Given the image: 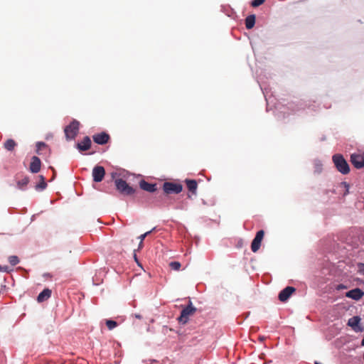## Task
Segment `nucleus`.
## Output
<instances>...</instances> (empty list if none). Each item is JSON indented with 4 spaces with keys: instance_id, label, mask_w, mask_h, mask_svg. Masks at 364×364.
I'll use <instances>...</instances> for the list:
<instances>
[{
    "instance_id": "9b49d317",
    "label": "nucleus",
    "mask_w": 364,
    "mask_h": 364,
    "mask_svg": "<svg viewBox=\"0 0 364 364\" xmlns=\"http://www.w3.org/2000/svg\"><path fill=\"white\" fill-rule=\"evenodd\" d=\"M364 295V292L359 288H355L352 290H350L346 293V296L348 298H350L354 300L360 299Z\"/></svg>"
},
{
    "instance_id": "bb28decb",
    "label": "nucleus",
    "mask_w": 364,
    "mask_h": 364,
    "mask_svg": "<svg viewBox=\"0 0 364 364\" xmlns=\"http://www.w3.org/2000/svg\"><path fill=\"white\" fill-rule=\"evenodd\" d=\"M46 146V144L44 142H41V141L37 142V144H36L37 152L39 153V151Z\"/></svg>"
},
{
    "instance_id": "c9c22d12",
    "label": "nucleus",
    "mask_w": 364,
    "mask_h": 364,
    "mask_svg": "<svg viewBox=\"0 0 364 364\" xmlns=\"http://www.w3.org/2000/svg\"><path fill=\"white\" fill-rule=\"evenodd\" d=\"M134 257L135 260H136V261H137V258H136V254H134Z\"/></svg>"
},
{
    "instance_id": "6ab92c4d",
    "label": "nucleus",
    "mask_w": 364,
    "mask_h": 364,
    "mask_svg": "<svg viewBox=\"0 0 364 364\" xmlns=\"http://www.w3.org/2000/svg\"><path fill=\"white\" fill-rule=\"evenodd\" d=\"M29 183V178L24 176L22 179L17 181V187L21 190H24Z\"/></svg>"
},
{
    "instance_id": "72a5a7b5",
    "label": "nucleus",
    "mask_w": 364,
    "mask_h": 364,
    "mask_svg": "<svg viewBox=\"0 0 364 364\" xmlns=\"http://www.w3.org/2000/svg\"><path fill=\"white\" fill-rule=\"evenodd\" d=\"M135 317L140 319L141 318V315L139 314H135Z\"/></svg>"
},
{
    "instance_id": "2f4dec72",
    "label": "nucleus",
    "mask_w": 364,
    "mask_h": 364,
    "mask_svg": "<svg viewBox=\"0 0 364 364\" xmlns=\"http://www.w3.org/2000/svg\"><path fill=\"white\" fill-rule=\"evenodd\" d=\"M143 247V242L140 241L139 245V249H141Z\"/></svg>"
},
{
    "instance_id": "20e7f679",
    "label": "nucleus",
    "mask_w": 364,
    "mask_h": 364,
    "mask_svg": "<svg viewBox=\"0 0 364 364\" xmlns=\"http://www.w3.org/2000/svg\"><path fill=\"white\" fill-rule=\"evenodd\" d=\"M196 311V308L193 306L192 302L190 301L189 304L181 311V315L178 318V321L183 324L186 323L189 317L193 316Z\"/></svg>"
},
{
    "instance_id": "7c9ffc66",
    "label": "nucleus",
    "mask_w": 364,
    "mask_h": 364,
    "mask_svg": "<svg viewBox=\"0 0 364 364\" xmlns=\"http://www.w3.org/2000/svg\"><path fill=\"white\" fill-rule=\"evenodd\" d=\"M242 245H243V242H242V240H240L237 242V245H236V247H237V248H240V247H242Z\"/></svg>"
},
{
    "instance_id": "4468645a",
    "label": "nucleus",
    "mask_w": 364,
    "mask_h": 364,
    "mask_svg": "<svg viewBox=\"0 0 364 364\" xmlns=\"http://www.w3.org/2000/svg\"><path fill=\"white\" fill-rule=\"evenodd\" d=\"M139 186L142 190L149 193H154L157 190L156 183H149L144 180L139 182Z\"/></svg>"
},
{
    "instance_id": "2eb2a0df",
    "label": "nucleus",
    "mask_w": 364,
    "mask_h": 364,
    "mask_svg": "<svg viewBox=\"0 0 364 364\" xmlns=\"http://www.w3.org/2000/svg\"><path fill=\"white\" fill-rule=\"evenodd\" d=\"M360 318L358 316H353L348 321V325L350 326L355 331H361L362 328L358 326Z\"/></svg>"
},
{
    "instance_id": "f3484780",
    "label": "nucleus",
    "mask_w": 364,
    "mask_h": 364,
    "mask_svg": "<svg viewBox=\"0 0 364 364\" xmlns=\"http://www.w3.org/2000/svg\"><path fill=\"white\" fill-rule=\"evenodd\" d=\"M185 182H186V186H187L188 191L192 194L196 195V194L197 188H198L197 181L196 180H193V179H186L185 181Z\"/></svg>"
},
{
    "instance_id": "9d476101",
    "label": "nucleus",
    "mask_w": 364,
    "mask_h": 364,
    "mask_svg": "<svg viewBox=\"0 0 364 364\" xmlns=\"http://www.w3.org/2000/svg\"><path fill=\"white\" fill-rule=\"evenodd\" d=\"M295 291L294 287H287L279 294V299L282 302L286 301Z\"/></svg>"
},
{
    "instance_id": "5701e85b",
    "label": "nucleus",
    "mask_w": 364,
    "mask_h": 364,
    "mask_svg": "<svg viewBox=\"0 0 364 364\" xmlns=\"http://www.w3.org/2000/svg\"><path fill=\"white\" fill-rule=\"evenodd\" d=\"M106 325L109 330H112L117 326V323L112 320H107L106 321Z\"/></svg>"
},
{
    "instance_id": "a878e982",
    "label": "nucleus",
    "mask_w": 364,
    "mask_h": 364,
    "mask_svg": "<svg viewBox=\"0 0 364 364\" xmlns=\"http://www.w3.org/2000/svg\"><path fill=\"white\" fill-rule=\"evenodd\" d=\"M156 229V228H154L152 230H151L150 231H148L142 235H141L139 237V239L140 240V241L143 242L144 240L145 239V237L146 236H148L151 232H152L153 231H154Z\"/></svg>"
},
{
    "instance_id": "39448f33",
    "label": "nucleus",
    "mask_w": 364,
    "mask_h": 364,
    "mask_svg": "<svg viewBox=\"0 0 364 364\" xmlns=\"http://www.w3.org/2000/svg\"><path fill=\"white\" fill-rule=\"evenodd\" d=\"M163 190L166 194H178L182 191L183 186L180 183L165 182L163 185Z\"/></svg>"
},
{
    "instance_id": "dca6fc26",
    "label": "nucleus",
    "mask_w": 364,
    "mask_h": 364,
    "mask_svg": "<svg viewBox=\"0 0 364 364\" xmlns=\"http://www.w3.org/2000/svg\"><path fill=\"white\" fill-rule=\"evenodd\" d=\"M52 291L50 289L46 288L44 289L38 296L37 301L39 303L43 302L48 300L51 296Z\"/></svg>"
},
{
    "instance_id": "cd10ccee",
    "label": "nucleus",
    "mask_w": 364,
    "mask_h": 364,
    "mask_svg": "<svg viewBox=\"0 0 364 364\" xmlns=\"http://www.w3.org/2000/svg\"><path fill=\"white\" fill-rule=\"evenodd\" d=\"M245 26L247 29L250 30V15L245 18Z\"/></svg>"
},
{
    "instance_id": "412c9836",
    "label": "nucleus",
    "mask_w": 364,
    "mask_h": 364,
    "mask_svg": "<svg viewBox=\"0 0 364 364\" xmlns=\"http://www.w3.org/2000/svg\"><path fill=\"white\" fill-rule=\"evenodd\" d=\"M169 267L173 270L178 271V270H180L181 264V263L179 262L173 261V262H171L169 263Z\"/></svg>"
},
{
    "instance_id": "a211bd4d",
    "label": "nucleus",
    "mask_w": 364,
    "mask_h": 364,
    "mask_svg": "<svg viewBox=\"0 0 364 364\" xmlns=\"http://www.w3.org/2000/svg\"><path fill=\"white\" fill-rule=\"evenodd\" d=\"M16 146L17 143L12 139H9L4 143V149L9 151H14Z\"/></svg>"
},
{
    "instance_id": "4be33fe9",
    "label": "nucleus",
    "mask_w": 364,
    "mask_h": 364,
    "mask_svg": "<svg viewBox=\"0 0 364 364\" xmlns=\"http://www.w3.org/2000/svg\"><path fill=\"white\" fill-rule=\"evenodd\" d=\"M9 262L12 266H15L19 262V259L17 256L12 255L9 257Z\"/></svg>"
},
{
    "instance_id": "ddd939ff",
    "label": "nucleus",
    "mask_w": 364,
    "mask_h": 364,
    "mask_svg": "<svg viewBox=\"0 0 364 364\" xmlns=\"http://www.w3.org/2000/svg\"><path fill=\"white\" fill-rule=\"evenodd\" d=\"M91 144L90 138L85 136L81 142L77 144L76 147L80 151H85L90 149Z\"/></svg>"
},
{
    "instance_id": "393cba45",
    "label": "nucleus",
    "mask_w": 364,
    "mask_h": 364,
    "mask_svg": "<svg viewBox=\"0 0 364 364\" xmlns=\"http://www.w3.org/2000/svg\"><path fill=\"white\" fill-rule=\"evenodd\" d=\"M265 0H253L252 1V7H257L260 5H262Z\"/></svg>"
},
{
    "instance_id": "f257e3e1",
    "label": "nucleus",
    "mask_w": 364,
    "mask_h": 364,
    "mask_svg": "<svg viewBox=\"0 0 364 364\" xmlns=\"http://www.w3.org/2000/svg\"><path fill=\"white\" fill-rule=\"evenodd\" d=\"M333 161L337 170L341 173L348 174L350 172L349 165L341 154L333 155Z\"/></svg>"
},
{
    "instance_id": "f03ea898",
    "label": "nucleus",
    "mask_w": 364,
    "mask_h": 364,
    "mask_svg": "<svg viewBox=\"0 0 364 364\" xmlns=\"http://www.w3.org/2000/svg\"><path fill=\"white\" fill-rule=\"evenodd\" d=\"M114 183L117 190L123 196H132L135 193V189L122 178L116 179Z\"/></svg>"
},
{
    "instance_id": "7ed1b4c3",
    "label": "nucleus",
    "mask_w": 364,
    "mask_h": 364,
    "mask_svg": "<svg viewBox=\"0 0 364 364\" xmlns=\"http://www.w3.org/2000/svg\"><path fill=\"white\" fill-rule=\"evenodd\" d=\"M79 122L73 120L69 125L66 126L64 132L67 140L74 139L78 134Z\"/></svg>"
},
{
    "instance_id": "c85d7f7f",
    "label": "nucleus",
    "mask_w": 364,
    "mask_h": 364,
    "mask_svg": "<svg viewBox=\"0 0 364 364\" xmlns=\"http://www.w3.org/2000/svg\"><path fill=\"white\" fill-rule=\"evenodd\" d=\"M345 289H347V287L343 284H338L336 287L337 290Z\"/></svg>"
},
{
    "instance_id": "1a4fd4ad",
    "label": "nucleus",
    "mask_w": 364,
    "mask_h": 364,
    "mask_svg": "<svg viewBox=\"0 0 364 364\" xmlns=\"http://www.w3.org/2000/svg\"><path fill=\"white\" fill-rule=\"evenodd\" d=\"M92 139L96 144L103 145L109 141L110 136L105 132H101L100 134L93 135Z\"/></svg>"
},
{
    "instance_id": "0eeeda50",
    "label": "nucleus",
    "mask_w": 364,
    "mask_h": 364,
    "mask_svg": "<svg viewBox=\"0 0 364 364\" xmlns=\"http://www.w3.org/2000/svg\"><path fill=\"white\" fill-rule=\"evenodd\" d=\"M264 232L261 230L258 231L256 234L255 237L252 241V251L256 252L258 251L261 246L262 241L264 238Z\"/></svg>"
},
{
    "instance_id": "c756f323",
    "label": "nucleus",
    "mask_w": 364,
    "mask_h": 364,
    "mask_svg": "<svg viewBox=\"0 0 364 364\" xmlns=\"http://www.w3.org/2000/svg\"><path fill=\"white\" fill-rule=\"evenodd\" d=\"M255 21H256V16L255 14H252V28L254 27L255 24Z\"/></svg>"
},
{
    "instance_id": "b1692460",
    "label": "nucleus",
    "mask_w": 364,
    "mask_h": 364,
    "mask_svg": "<svg viewBox=\"0 0 364 364\" xmlns=\"http://www.w3.org/2000/svg\"><path fill=\"white\" fill-rule=\"evenodd\" d=\"M357 267H358V272L360 274H362L364 276V263H358L357 264Z\"/></svg>"
},
{
    "instance_id": "423d86ee",
    "label": "nucleus",
    "mask_w": 364,
    "mask_h": 364,
    "mask_svg": "<svg viewBox=\"0 0 364 364\" xmlns=\"http://www.w3.org/2000/svg\"><path fill=\"white\" fill-rule=\"evenodd\" d=\"M350 162L356 168L364 167V153L352 154L350 156Z\"/></svg>"
},
{
    "instance_id": "aec40b11",
    "label": "nucleus",
    "mask_w": 364,
    "mask_h": 364,
    "mask_svg": "<svg viewBox=\"0 0 364 364\" xmlns=\"http://www.w3.org/2000/svg\"><path fill=\"white\" fill-rule=\"evenodd\" d=\"M39 178H40V182H39V183L36 185L35 188L37 191H43L46 188L47 183L46 182V179L43 176L40 175Z\"/></svg>"
},
{
    "instance_id": "f704fd0d",
    "label": "nucleus",
    "mask_w": 364,
    "mask_h": 364,
    "mask_svg": "<svg viewBox=\"0 0 364 364\" xmlns=\"http://www.w3.org/2000/svg\"><path fill=\"white\" fill-rule=\"evenodd\" d=\"M361 345H362L363 346H364V338H363V339L362 340V341H361Z\"/></svg>"
},
{
    "instance_id": "6e6552de",
    "label": "nucleus",
    "mask_w": 364,
    "mask_h": 364,
    "mask_svg": "<svg viewBox=\"0 0 364 364\" xmlns=\"http://www.w3.org/2000/svg\"><path fill=\"white\" fill-rule=\"evenodd\" d=\"M105 175V170L103 166H96L92 170V177L95 182H101Z\"/></svg>"
},
{
    "instance_id": "473e14b6",
    "label": "nucleus",
    "mask_w": 364,
    "mask_h": 364,
    "mask_svg": "<svg viewBox=\"0 0 364 364\" xmlns=\"http://www.w3.org/2000/svg\"><path fill=\"white\" fill-rule=\"evenodd\" d=\"M264 339H265V338H264V336H259V340L260 341H263Z\"/></svg>"
},
{
    "instance_id": "f8f14e48",
    "label": "nucleus",
    "mask_w": 364,
    "mask_h": 364,
    "mask_svg": "<svg viewBox=\"0 0 364 364\" xmlns=\"http://www.w3.org/2000/svg\"><path fill=\"white\" fill-rule=\"evenodd\" d=\"M41 161L40 159L37 156H33L31 158V161L30 164L29 170L31 173H38L41 170Z\"/></svg>"
}]
</instances>
